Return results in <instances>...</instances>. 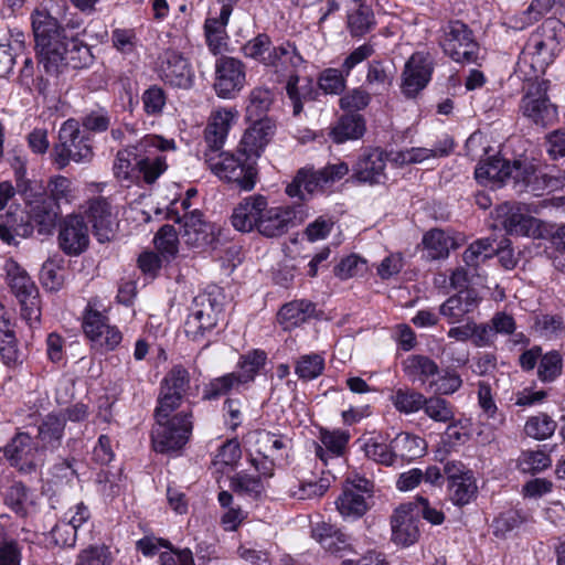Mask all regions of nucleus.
Wrapping results in <instances>:
<instances>
[{"instance_id": "f257e3e1", "label": "nucleus", "mask_w": 565, "mask_h": 565, "mask_svg": "<svg viewBox=\"0 0 565 565\" xmlns=\"http://www.w3.org/2000/svg\"><path fill=\"white\" fill-rule=\"evenodd\" d=\"M31 21L39 63L46 74L57 76L66 66L81 68L86 64L89 57L88 46L68 35L49 11L34 10Z\"/></svg>"}, {"instance_id": "f03ea898", "label": "nucleus", "mask_w": 565, "mask_h": 565, "mask_svg": "<svg viewBox=\"0 0 565 565\" xmlns=\"http://www.w3.org/2000/svg\"><path fill=\"white\" fill-rule=\"evenodd\" d=\"M564 24L557 19H546L529 36L519 61L516 74L526 82L537 79L561 52Z\"/></svg>"}, {"instance_id": "7ed1b4c3", "label": "nucleus", "mask_w": 565, "mask_h": 565, "mask_svg": "<svg viewBox=\"0 0 565 565\" xmlns=\"http://www.w3.org/2000/svg\"><path fill=\"white\" fill-rule=\"evenodd\" d=\"M204 161L220 180L250 191L257 182L256 160L238 147L236 152H204Z\"/></svg>"}, {"instance_id": "20e7f679", "label": "nucleus", "mask_w": 565, "mask_h": 565, "mask_svg": "<svg viewBox=\"0 0 565 565\" xmlns=\"http://www.w3.org/2000/svg\"><path fill=\"white\" fill-rule=\"evenodd\" d=\"M53 161L58 169H64L70 162L88 163L94 157L88 136L81 130L75 119H68L60 128L58 142L53 148Z\"/></svg>"}, {"instance_id": "39448f33", "label": "nucleus", "mask_w": 565, "mask_h": 565, "mask_svg": "<svg viewBox=\"0 0 565 565\" xmlns=\"http://www.w3.org/2000/svg\"><path fill=\"white\" fill-rule=\"evenodd\" d=\"M192 428L191 411H181L172 417L156 418L151 434L153 449L160 454L181 449L188 443Z\"/></svg>"}, {"instance_id": "423d86ee", "label": "nucleus", "mask_w": 565, "mask_h": 565, "mask_svg": "<svg viewBox=\"0 0 565 565\" xmlns=\"http://www.w3.org/2000/svg\"><path fill=\"white\" fill-rule=\"evenodd\" d=\"M441 32L439 44L447 56L460 64L477 63L480 47L466 23L459 20L449 21Z\"/></svg>"}, {"instance_id": "0eeeda50", "label": "nucleus", "mask_w": 565, "mask_h": 565, "mask_svg": "<svg viewBox=\"0 0 565 565\" xmlns=\"http://www.w3.org/2000/svg\"><path fill=\"white\" fill-rule=\"evenodd\" d=\"M135 149L140 151L138 164V181L142 179L146 183L152 184L167 170L166 156L162 152L174 150V141L162 138L158 135H146L136 145Z\"/></svg>"}, {"instance_id": "6e6552de", "label": "nucleus", "mask_w": 565, "mask_h": 565, "mask_svg": "<svg viewBox=\"0 0 565 565\" xmlns=\"http://www.w3.org/2000/svg\"><path fill=\"white\" fill-rule=\"evenodd\" d=\"M509 170L508 180H511L514 186H519V192L531 191L539 195L540 191H554L563 184L561 179L542 173L536 163L526 158L509 162Z\"/></svg>"}, {"instance_id": "1a4fd4ad", "label": "nucleus", "mask_w": 565, "mask_h": 565, "mask_svg": "<svg viewBox=\"0 0 565 565\" xmlns=\"http://www.w3.org/2000/svg\"><path fill=\"white\" fill-rule=\"evenodd\" d=\"M548 82L541 79L531 83L526 94L521 100L522 114L533 124L546 127L553 125L557 120V108L553 105L546 93Z\"/></svg>"}, {"instance_id": "9d476101", "label": "nucleus", "mask_w": 565, "mask_h": 565, "mask_svg": "<svg viewBox=\"0 0 565 565\" xmlns=\"http://www.w3.org/2000/svg\"><path fill=\"white\" fill-rule=\"evenodd\" d=\"M375 50L370 43L360 45L344 58L341 70L330 67L320 73L318 78L319 88L326 94L339 95L343 93L347 86V77L351 71L372 56Z\"/></svg>"}, {"instance_id": "9b49d317", "label": "nucleus", "mask_w": 565, "mask_h": 565, "mask_svg": "<svg viewBox=\"0 0 565 565\" xmlns=\"http://www.w3.org/2000/svg\"><path fill=\"white\" fill-rule=\"evenodd\" d=\"M245 83L246 72L242 61L231 56L216 60L213 88L218 97L224 99L236 97Z\"/></svg>"}, {"instance_id": "f8f14e48", "label": "nucleus", "mask_w": 565, "mask_h": 565, "mask_svg": "<svg viewBox=\"0 0 565 565\" xmlns=\"http://www.w3.org/2000/svg\"><path fill=\"white\" fill-rule=\"evenodd\" d=\"M497 218L510 235L539 238L543 236V224L540 220L523 212L520 204L504 202L497 209Z\"/></svg>"}, {"instance_id": "ddd939ff", "label": "nucleus", "mask_w": 565, "mask_h": 565, "mask_svg": "<svg viewBox=\"0 0 565 565\" xmlns=\"http://www.w3.org/2000/svg\"><path fill=\"white\" fill-rule=\"evenodd\" d=\"M4 455L12 466L29 473L45 461L43 449L25 433L18 434L4 448Z\"/></svg>"}, {"instance_id": "4468645a", "label": "nucleus", "mask_w": 565, "mask_h": 565, "mask_svg": "<svg viewBox=\"0 0 565 565\" xmlns=\"http://www.w3.org/2000/svg\"><path fill=\"white\" fill-rule=\"evenodd\" d=\"M158 75L172 87L189 89L194 84V72L190 63L173 50H167L160 55Z\"/></svg>"}, {"instance_id": "2eb2a0df", "label": "nucleus", "mask_w": 565, "mask_h": 565, "mask_svg": "<svg viewBox=\"0 0 565 565\" xmlns=\"http://www.w3.org/2000/svg\"><path fill=\"white\" fill-rule=\"evenodd\" d=\"M300 206H266L256 231L265 237H278L287 233L289 226L302 222Z\"/></svg>"}, {"instance_id": "dca6fc26", "label": "nucleus", "mask_w": 565, "mask_h": 565, "mask_svg": "<svg viewBox=\"0 0 565 565\" xmlns=\"http://www.w3.org/2000/svg\"><path fill=\"white\" fill-rule=\"evenodd\" d=\"M416 503L401 504L392 515V541L401 546H409L419 539L418 513H415Z\"/></svg>"}, {"instance_id": "f3484780", "label": "nucleus", "mask_w": 565, "mask_h": 565, "mask_svg": "<svg viewBox=\"0 0 565 565\" xmlns=\"http://www.w3.org/2000/svg\"><path fill=\"white\" fill-rule=\"evenodd\" d=\"M387 154L380 148L364 150L353 166V175L356 181L373 184H382L386 181L385 173Z\"/></svg>"}, {"instance_id": "a211bd4d", "label": "nucleus", "mask_w": 565, "mask_h": 565, "mask_svg": "<svg viewBox=\"0 0 565 565\" xmlns=\"http://www.w3.org/2000/svg\"><path fill=\"white\" fill-rule=\"evenodd\" d=\"M89 244L88 227L81 215H68L61 224L58 245L70 256H78Z\"/></svg>"}, {"instance_id": "6ab92c4d", "label": "nucleus", "mask_w": 565, "mask_h": 565, "mask_svg": "<svg viewBox=\"0 0 565 565\" xmlns=\"http://www.w3.org/2000/svg\"><path fill=\"white\" fill-rule=\"evenodd\" d=\"M433 64L428 56L423 53H414L403 72L402 93L407 98L415 97L423 90L430 81Z\"/></svg>"}, {"instance_id": "aec40b11", "label": "nucleus", "mask_w": 565, "mask_h": 565, "mask_svg": "<svg viewBox=\"0 0 565 565\" xmlns=\"http://www.w3.org/2000/svg\"><path fill=\"white\" fill-rule=\"evenodd\" d=\"M86 214L98 242H109L115 236L117 221L108 199L98 196L89 200Z\"/></svg>"}, {"instance_id": "412c9836", "label": "nucleus", "mask_w": 565, "mask_h": 565, "mask_svg": "<svg viewBox=\"0 0 565 565\" xmlns=\"http://www.w3.org/2000/svg\"><path fill=\"white\" fill-rule=\"evenodd\" d=\"M267 204V198L262 194L244 198L233 210L231 216L233 227L242 233L256 231Z\"/></svg>"}, {"instance_id": "4be33fe9", "label": "nucleus", "mask_w": 565, "mask_h": 565, "mask_svg": "<svg viewBox=\"0 0 565 565\" xmlns=\"http://www.w3.org/2000/svg\"><path fill=\"white\" fill-rule=\"evenodd\" d=\"M169 217L175 223L182 224L181 236L186 245L201 247L210 243V225L203 220L199 210L186 212L182 216L178 211H170Z\"/></svg>"}, {"instance_id": "5701e85b", "label": "nucleus", "mask_w": 565, "mask_h": 565, "mask_svg": "<svg viewBox=\"0 0 565 565\" xmlns=\"http://www.w3.org/2000/svg\"><path fill=\"white\" fill-rule=\"evenodd\" d=\"M480 300L481 298L476 289L465 288L441 303L439 313L450 324L460 323L478 309Z\"/></svg>"}, {"instance_id": "b1692460", "label": "nucleus", "mask_w": 565, "mask_h": 565, "mask_svg": "<svg viewBox=\"0 0 565 565\" xmlns=\"http://www.w3.org/2000/svg\"><path fill=\"white\" fill-rule=\"evenodd\" d=\"M235 116L236 111L226 108L214 110L211 114L204 129V141L206 143L204 152L216 153L222 151Z\"/></svg>"}, {"instance_id": "393cba45", "label": "nucleus", "mask_w": 565, "mask_h": 565, "mask_svg": "<svg viewBox=\"0 0 565 565\" xmlns=\"http://www.w3.org/2000/svg\"><path fill=\"white\" fill-rule=\"evenodd\" d=\"M253 126L245 131L239 142V148L256 160L274 136L276 125L275 121L268 117L264 119H253Z\"/></svg>"}, {"instance_id": "a878e982", "label": "nucleus", "mask_w": 565, "mask_h": 565, "mask_svg": "<svg viewBox=\"0 0 565 565\" xmlns=\"http://www.w3.org/2000/svg\"><path fill=\"white\" fill-rule=\"evenodd\" d=\"M311 533L312 537L331 554L343 556L345 552L352 551L350 536L330 523H317Z\"/></svg>"}, {"instance_id": "bb28decb", "label": "nucleus", "mask_w": 565, "mask_h": 565, "mask_svg": "<svg viewBox=\"0 0 565 565\" xmlns=\"http://www.w3.org/2000/svg\"><path fill=\"white\" fill-rule=\"evenodd\" d=\"M270 63L268 64L275 73L290 77L305 63L296 45L289 41L274 47Z\"/></svg>"}, {"instance_id": "cd10ccee", "label": "nucleus", "mask_w": 565, "mask_h": 565, "mask_svg": "<svg viewBox=\"0 0 565 565\" xmlns=\"http://www.w3.org/2000/svg\"><path fill=\"white\" fill-rule=\"evenodd\" d=\"M326 185V179L320 170L302 168L297 172L292 182L287 185L286 193L290 198H299L301 201H303L306 200V194L301 189H303V191L310 195L322 190Z\"/></svg>"}, {"instance_id": "c85d7f7f", "label": "nucleus", "mask_w": 565, "mask_h": 565, "mask_svg": "<svg viewBox=\"0 0 565 565\" xmlns=\"http://www.w3.org/2000/svg\"><path fill=\"white\" fill-rule=\"evenodd\" d=\"M140 151L135 149V145L128 146L116 153L113 163L114 177L126 182L127 185L138 183V164Z\"/></svg>"}, {"instance_id": "c756f323", "label": "nucleus", "mask_w": 565, "mask_h": 565, "mask_svg": "<svg viewBox=\"0 0 565 565\" xmlns=\"http://www.w3.org/2000/svg\"><path fill=\"white\" fill-rule=\"evenodd\" d=\"M60 209L54 200L36 201L30 210V222L40 235H49L56 225Z\"/></svg>"}, {"instance_id": "7c9ffc66", "label": "nucleus", "mask_w": 565, "mask_h": 565, "mask_svg": "<svg viewBox=\"0 0 565 565\" xmlns=\"http://www.w3.org/2000/svg\"><path fill=\"white\" fill-rule=\"evenodd\" d=\"M349 439L350 434L348 431L321 430V445L316 444V456L327 466L329 459H335L344 452Z\"/></svg>"}, {"instance_id": "2f4dec72", "label": "nucleus", "mask_w": 565, "mask_h": 565, "mask_svg": "<svg viewBox=\"0 0 565 565\" xmlns=\"http://www.w3.org/2000/svg\"><path fill=\"white\" fill-rule=\"evenodd\" d=\"M291 447L292 441L286 436L266 430L258 431L256 435V451L260 456L284 459Z\"/></svg>"}, {"instance_id": "473e14b6", "label": "nucleus", "mask_w": 565, "mask_h": 565, "mask_svg": "<svg viewBox=\"0 0 565 565\" xmlns=\"http://www.w3.org/2000/svg\"><path fill=\"white\" fill-rule=\"evenodd\" d=\"M395 463L398 459L409 462L424 456L426 443L423 438L409 433H399L392 440Z\"/></svg>"}, {"instance_id": "72a5a7b5", "label": "nucleus", "mask_w": 565, "mask_h": 565, "mask_svg": "<svg viewBox=\"0 0 565 565\" xmlns=\"http://www.w3.org/2000/svg\"><path fill=\"white\" fill-rule=\"evenodd\" d=\"M316 306L308 300H295L286 303L278 312L279 323L285 330L292 329L306 322L313 316Z\"/></svg>"}, {"instance_id": "f704fd0d", "label": "nucleus", "mask_w": 565, "mask_h": 565, "mask_svg": "<svg viewBox=\"0 0 565 565\" xmlns=\"http://www.w3.org/2000/svg\"><path fill=\"white\" fill-rule=\"evenodd\" d=\"M65 428V417L55 414H49L39 426L38 439L40 447L45 452L54 450L61 445Z\"/></svg>"}, {"instance_id": "c9c22d12", "label": "nucleus", "mask_w": 565, "mask_h": 565, "mask_svg": "<svg viewBox=\"0 0 565 565\" xmlns=\"http://www.w3.org/2000/svg\"><path fill=\"white\" fill-rule=\"evenodd\" d=\"M509 161L493 157L486 162H480L476 170L475 177L481 184L488 185H500L509 177Z\"/></svg>"}, {"instance_id": "e433bc0d", "label": "nucleus", "mask_w": 565, "mask_h": 565, "mask_svg": "<svg viewBox=\"0 0 565 565\" xmlns=\"http://www.w3.org/2000/svg\"><path fill=\"white\" fill-rule=\"evenodd\" d=\"M4 269L12 292L19 299L38 294L39 290L26 271L12 259L6 262Z\"/></svg>"}, {"instance_id": "4c0bfd02", "label": "nucleus", "mask_w": 565, "mask_h": 565, "mask_svg": "<svg viewBox=\"0 0 565 565\" xmlns=\"http://www.w3.org/2000/svg\"><path fill=\"white\" fill-rule=\"evenodd\" d=\"M286 92L292 103V113L298 116L302 111L303 102L316 99L318 92L312 81L306 78L305 83L299 85V76L291 74L287 81Z\"/></svg>"}, {"instance_id": "58836bf2", "label": "nucleus", "mask_w": 565, "mask_h": 565, "mask_svg": "<svg viewBox=\"0 0 565 565\" xmlns=\"http://www.w3.org/2000/svg\"><path fill=\"white\" fill-rule=\"evenodd\" d=\"M423 245L427 258L435 260L448 257L450 248L455 247V241L443 230L434 228L424 235Z\"/></svg>"}, {"instance_id": "ea45409f", "label": "nucleus", "mask_w": 565, "mask_h": 565, "mask_svg": "<svg viewBox=\"0 0 565 565\" xmlns=\"http://www.w3.org/2000/svg\"><path fill=\"white\" fill-rule=\"evenodd\" d=\"M224 296L220 288L213 287L211 290L199 294L192 303L191 311L205 313L207 318H215L220 320L223 313Z\"/></svg>"}, {"instance_id": "a19ab883", "label": "nucleus", "mask_w": 565, "mask_h": 565, "mask_svg": "<svg viewBox=\"0 0 565 565\" xmlns=\"http://www.w3.org/2000/svg\"><path fill=\"white\" fill-rule=\"evenodd\" d=\"M405 374L413 381L425 383L427 379L438 373V365L434 360L426 355H409L404 362Z\"/></svg>"}, {"instance_id": "79ce46f5", "label": "nucleus", "mask_w": 565, "mask_h": 565, "mask_svg": "<svg viewBox=\"0 0 565 565\" xmlns=\"http://www.w3.org/2000/svg\"><path fill=\"white\" fill-rule=\"evenodd\" d=\"M395 68L385 61L373 60L367 65L365 82L369 86L375 87L379 92L387 90L394 79Z\"/></svg>"}, {"instance_id": "37998d69", "label": "nucleus", "mask_w": 565, "mask_h": 565, "mask_svg": "<svg viewBox=\"0 0 565 565\" xmlns=\"http://www.w3.org/2000/svg\"><path fill=\"white\" fill-rule=\"evenodd\" d=\"M364 130L365 126L361 116L345 115L331 129L330 137L335 143H343L347 140L362 137Z\"/></svg>"}, {"instance_id": "c03bdc74", "label": "nucleus", "mask_w": 565, "mask_h": 565, "mask_svg": "<svg viewBox=\"0 0 565 565\" xmlns=\"http://www.w3.org/2000/svg\"><path fill=\"white\" fill-rule=\"evenodd\" d=\"M337 509L343 518H360L367 511V503L362 493L353 489L344 488L342 494L335 501Z\"/></svg>"}, {"instance_id": "a18cd8bd", "label": "nucleus", "mask_w": 565, "mask_h": 565, "mask_svg": "<svg viewBox=\"0 0 565 565\" xmlns=\"http://www.w3.org/2000/svg\"><path fill=\"white\" fill-rule=\"evenodd\" d=\"M495 253L497 248L493 246L492 239L480 238L468 246L463 252L462 259L469 268L477 270L481 264L493 257Z\"/></svg>"}, {"instance_id": "49530a36", "label": "nucleus", "mask_w": 565, "mask_h": 565, "mask_svg": "<svg viewBox=\"0 0 565 565\" xmlns=\"http://www.w3.org/2000/svg\"><path fill=\"white\" fill-rule=\"evenodd\" d=\"M375 24L372 9L365 4H359L348 14V29L352 36L361 38L369 33Z\"/></svg>"}, {"instance_id": "de8ad7c7", "label": "nucleus", "mask_w": 565, "mask_h": 565, "mask_svg": "<svg viewBox=\"0 0 565 565\" xmlns=\"http://www.w3.org/2000/svg\"><path fill=\"white\" fill-rule=\"evenodd\" d=\"M449 497L454 504L463 507L470 503L478 492V487L473 475H467L463 478H457V481L448 484Z\"/></svg>"}, {"instance_id": "09e8293b", "label": "nucleus", "mask_w": 565, "mask_h": 565, "mask_svg": "<svg viewBox=\"0 0 565 565\" xmlns=\"http://www.w3.org/2000/svg\"><path fill=\"white\" fill-rule=\"evenodd\" d=\"M273 100L271 90L263 87L254 88L249 94L246 107L247 119H264L263 116L269 110Z\"/></svg>"}, {"instance_id": "8fccbe9b", "label": "nucleus", "mask_w": 565, "mask_h": 565, "mask_svg": "<svg viewBox=\"0 0 565 565\" xmlns=\"http://www.w3.org/2000/svg\"><path fill=\"white\" fill-rule=\"evenodd\" d=\"M391 401L398 412L412 414L423 408L426 397L414 390L398 388L392 395Z\"/></svg>"}, {"instance_id": "3c124183", "label": "nucleus", "mask_w": 565, "mask_h": 565, "mask_svg": "<svg viewBox=\"0 0 565 565\" xmlns=\"http://www.w3.org/2000/svg\"><path fill=\"white\" fill-rule=\"evenodd\" d=\"M274 47L275 46H273L270 38L267 34L262 33L249 40L243 46V51L245 56L254 58L265 66H268L271 61L270 58Z\"/></svg>"}, {"instance_id": "603ef678", "label": "nucleus", "mask_w": 565, "mask_h": 565, "mask_svg": "<svg viewBox=\"0 0 565 565\" xmlns=\"http://www.w3.org/2000/svg\"><path fill=\"white\" fill-rule=\"evenodd\" d=\"M231 488L236 493L246 494L254 499L259 498L265 491V486L259 477L244 471H239L231 478Z\"/></svg>"}, {"instance_id": "864d4df0", "label": "nucleus", "mask_w": 565, "mask_h": 565, "mask_svg": "<svg viewBox=\"0 0 565 565\" xmlns=\"http://www.w3.org/2000/svg\"><path fill=\"white\" fill-rule=\"evenodd\" d=\"M218 320L205 313L190 312L184 323V332L186 337L193 341H199L205 337L206 332L213 330Z\"/></svg>"}, {"instance_id": "5fc2aeb1", "label": "nucleus", "mask_w": 565, "mask_h": 565, "mask_svg": "<svg viewBox=\"0 0 565 565\" xmlns=\"http://www.w3.org/2000/svg\"><path fill=\"white\" fill-rule=\"evenodd\" d=\"M0 354L4 363L10 364L18 359L17 338L9 318H0Z\"/></svg>"}, {"instance_id": "6e6d98bb", "label": "nucleus", "mask_w": 565, "mask_h": 565, "mask_svg": "<svg viewBox=\"0 0 565 565\" xmlns=\"http://www.w3.org/2000/svg\"><path fill=\"white\" fill-rule=\"evenodd\" d=\"M242 384L236 373H228L212 380L203 390V399L213 401L237 390Z\"/></svg>"}, {"instance_id": "4d7b16f0", "label": "nucleus", "mask_w": 565, "mask_h": 565, "mask_svg": "<svg viewBox=\"0 0 565 565\" xmlns=\"http://www.w3.org/2000/svg\"><path fill=\"white\" fill-rule=\"evenodd\" d=\"M366 458L373 460L376 463L391 467L395 465L392 441L385 444L379 441L376 438L367 439L362 447Z\"/></svg>"}, {"instance_id": "13d9d810", "label": "nucleus", "mask_w": 565, "mask_h": 565, "mask_svg": "<svg viewBox=\"0 0 565 565\" xmlns=\"http://www.w3.org/2000/svg\"><path fill=\"white\" fill-rule=\"evenodd\" d=\"M555 429L556 423L546 414L530 417L524 426L525 434L537 440L551 437Z\"/></svg>"}, {"instance_id": "bf43d9fd", "label": "nucleus", "mask_w": 565, "mask_h": 565, "mask_svg": "<svg viewBox=\"0 0 565 565\" xmlns=\"http://www.w3.org/2000/svg\"><path fill=\"white\" fill-rule=\"evenodd\" d=\"M323 370L324 359L316 353L300 356L295 367L296 374L303 381L317 379Z\"/></svg>"}, {"instance_id": "052dcab7", "label": "nucleus", "mask_w": 565, "mask_h": 565, "mask_svg": "<svg viewBox=\"0 0 565 565\" xmlns=\"http://www.w3.org/2000/svg\"><path fill=\"white\" fill-rule=\"evenodd\" d=\"M190 387V374L181 365L173 366L164 376L161 388L184 396Z\"/></svg>"}, {"instance_id": "680f3d73", "label": "nucleus", "mask_w": 565, "mask_h": 565, "mask_svg": "<svg viewBox=\"0 0 565 565\" xmlns=\"http://www.w3.org/2000/svg\"><path fill=\"white\" fill-rule=\"evenodd\" d=\"M552 463L550 456L543 451H523L518 459V468L524 473H537Z\"/></svg>"}, {"instance_id": "e2e57ef3", "label": "nucleus", "mask_w": 565, "mask_h": 565, "mask_svg": "<svg viewBox=\"0 0 565 565\" xmlns=\"http://www.w3.org/2000/svg\"><path fill=\"white\" fill-rule=\"evenodd\" d=\"M563 361L558 352L552 351L546 354H542L539 367L537 376L542 382H553L562 373Z\"/></svg>"}, {"instance_id": "0e129e2a", "label": "nucleus", "mask_w": 565, "mask_h": 565, "mask_svg": "<svg viewBox=\"0 0 565 565\" xmlns=\"http://www.w3.org/2000/svg\"><path fill=\"white\" fill-rule=\"evenodd\" d=\"M178 234L172 225H163L154 236L156 248L167 258L178 253Z\"/></svg>"}, {"instance_id": "69168bd1", "label": "nucleus", "mask_w": 565, "mask_h": 565, "mask_svg": "<svg viewBox=\"0 0 565 565\" xmlns=\"http://www.w3.org/2000/svg\"><path fill=\"white\" fill-rule=\"evenodd\" d=\"M426 415L435 422L448 423L454 419L450 404L440 397H429L423 406Z\"/></svg>"}, {"instance_id": "338daca9", "label": "nucleus", "mask_w": 565, "mask_h": 565, "mask_svg": "<svg viewBox=\"0 0 565 565\" xmlns=\"http://www.w3.org/2000/svg\"><path fill=\"white\" fill-rule=\"evenodd\" d=\"M141 99L145 111L148 115L156 116L162 113L167 96L163 88L152 85L143 92Z\"/></svg>"}, {"instance_id": "774afa93", "label": "nucleus", "mask_w": 565, "mask_h": 565, "mask_svg": "<svg viewBox=\"0 0 565 565\" xmlns=\"http://www.w3.org/2000/svg\"><path fill=\"white\" fill-rule=\"evenodd\" d=\"M371 95L362 87L353 88L345 93L339 100L340 107L347 111H359L367 107Z\"/></svg>"}]
</instances>
